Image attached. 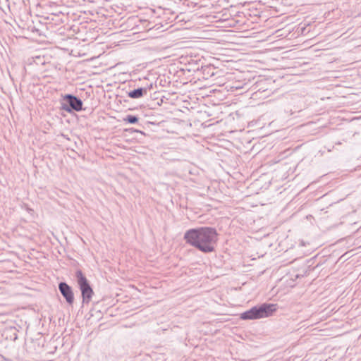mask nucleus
I'll list each match as a JSON object with an SVG mask.
<instances>
[{
    "mask_svg": "<svg viewBox=\"0 0 361 361\" xmlns=\"http://www.w3.org/2000/svg\"><path fill=\"white\" fill-rule=\"evenodd\" d=\"M59 289L66 302L72 305L74 302V295L71 287L66 282H61L59 284Z\"/></svg>",
    "mask_w": 361,
    "mask_h": 361,
    "instance_id": "nucleus-5",
    "label": "nucleus"
},
{
    "mask_svg": "<svg viewBox=\"0 0 361 361\" xmlns=\"http://www.w3.org/2000/svg\"><path fill=\"white\" fill-rule=\"evenodd\" d=\"M123 121L131 124H135L137 123L138 117L134 115H128L126 118H123Z\"/></svg>",
    "mask_w": 361,
    "mask_h": 361,
    "instance_id": "nucleus-7",
    "label": "nucleus"
},
{
    "mask_svg": "<svg viewBox=\"0 0 361 361\" xmlns=\"http://www.w3.org/2000/svg\"><path fill=\"white\" fill-rule=\"evenodd\" d=\"M276 304L263 303L243 312L240 318L243 320H252L269 317L276 310Z\"/></svg>",
    "mask_w": 361,
    "mask_h": 361,
    "instance_id": "nucleus-2",
    "label": "nucleus"
},
{
    "mask_svg": "<svg viewBox=\"0 0 361 361\" xmlns=\"http://www.w3.org/2000/svg\"><path fill=\"white\" fill-rule=\"evenodd\" d=\"M63 100L66 103L62 104V109L67 112H71L72 110L80 111L82 109V101L74 95L66 94Z\"/></svg>",
    "mask_w": 361,
    "mask_h": 361,
    "instance_id": "nucleus-4",
    "label": "nucleus"
},
{
    "mask_svg": "<svg viewBox=\"0 0 361 361\" xmlns=\"http://www.w3.org/2000/svg\"><path fill=\"white\" fill-rule=\"evenodd\" d=\"M185 242L204 253L214 251L218 233L214 228L200 227L188 230L184 234Z\"/></svg>",
    "mask_w": 361,
    "mask_h": 361,
    "instance_id": "nucleus-1",
    "label": "nucleus"
},
{
    "mask_svg": "<svg viewBox=\"0 0 361 361\" xmlns=\"http://www.w3.org/2000/svg\"><path fill=\"white\" fill-rule=\"evenodd\" d=\"M78 284L81 290L83 302H89L92 297L93 290L88 283L87 279L83 275L82 271L78 270L75 273Z\"/></svg>",
    "mask_w": 361,
    "mask_h": 361,
    "instance_id": "nucleus-3",
    "label": "nucleus"
},
{
    "mask_svg": "<svg viewBox=\"0 0 361 361\" xmlns=\"http://www.w3.org/2000/svg\"><path fill=\"white\" fill-rule=\"evenodd\" d=\"M148 88L140 87L128 92V97L132 99H138L147 93Z\"/></svg>",
    "mask_w": 361,
    "mask_h": 361,
    "instance_id": "nucleus-6",
    "label": "nucleus"
}]
</instances>
